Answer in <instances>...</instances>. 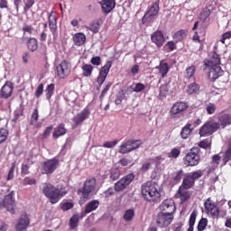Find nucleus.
Masks as SVG:
<instances>
[{"label": "nucleus", "instance_id": "nucleus-1", "mask_svg": "<svg viewBox=\"0 0 231 231\" xmlns=\"http://www.w3.org/2000/svg\"><path fill=\"white\" fill-rule=\"evenodd\" d=\"M221 59H210L204 60V71H208V79L211 82H216L219 77H223L224 71L221 69Z\"/></svg>", "mask_w": 231, "mask_h": 231}, {"label": "nucleus", "instance_id": "nucleus-2", "mask_svg": "<svg viewBox=\"0 0 231 231\" xmlns=\"http://www.w3.org/2000/svg\"><path fill=\"white\" fill-rule=\"evenodd\" d=\"M42 192L44 196L48 198L51 205L59 203V201H60V199L64 198V196L68 194V190H66V189L62 187L56 188L55 186L50 183H45L43 185Z\"/></svg>", "mask_w": 231, "mask_h": 231}, {"label": "nucleus", "instance_id": "nucleus-3", "mask_svg": "<svg viewBox=\"0 0 231 231\" xmlns=\"http://www.w3.org/2000/svg\"><path fill=\"white\" fill-rule=\"evenodd\" d=\"M141 194L143 199L150 201V203L160 201V198H162V194L158 190V184L152 181H148L142 185Z\"/></svg>", "mask_w": 231, "mask_h": 231}, {"label": "nucleus", "instance_id": "nucleus-4", "mask_svg": "<svg viewBox=\"0 0 231 231\" xmlns=\"http://www.w3.org/2000/svg\"><path fill=\"white\" fill-rule=\"evenodd\" d=\"M199 151V147H192L186 152V155L183 158L184 165L186 167H196V165H199V162H201Z\"/></svg>", "mask_w": 231, "mask_h": 231}, {"label": "nucleus", "instance_id": "nucleus-5", "mask_svg": "<svg viewBox=\"0 0 231 231\" xmlns=\"http://www.w3.org/2000/svg\"><path fill=\"white\" fill-rule=\"evenodd\" d=\"M201 176H203V171L201 170L185 174L180 187L188 190L192 189L194 185H196V180H199Z\"/></svg>", "mask_w": 231, "mask_h": 231}, {"label": "nucleus", "instance_id": "nucleus-6", "mask_svg": "<svg viewBox=\"0 0 231 231\" xmlns=\"http://www.w3.org/2000/svg\"><path fill=\"white\" fill-rule=\"evenodd\" d=\"M97 187V180L95 178L88 179L81 189L78 190V194H81V199L88 201L91 192L95 190Z\"/></svg>", "mask_w": 231, "mask_h": 231}, {"label": "nucleus", "instance_id": "nucleus-7", "mask_svg": "<svg viewBox=\"0 0 231 231\" xmlns=\"http://www.w3.org/2000/svg\"><path fill=\"white\" fill-rule=\"evenodd\" d=\"M204 208L207 216L212 217L213 219H219V214L221 210L217 207V203L212 200L211 198H208L204 202Z\"/></svg>", "mask_w": 231, "mask_h": 231}, {"label": "nucleus", "instance_id": "nucleus-8", "mask_svg": "<svg viewBox=\"0 0 231 231\" xmlns=\"http://www.w3.org/2000/svg\"><path fill=\"white\" fill-rule=\"evenodd\" d=\"M60 162L57 158H52L42 162L41 172L42 174H47L50 176L53 174L57 169H59Z\"/></svg>", "mask_w": 231, "mask_h": 231}, {"label": "nucleus", "instance_id": "nucleus-9", "mask_svg": "<svg viewBox=\"0 0 231 231\" xmlns=\"http://www.w3.org/2000/svg\"><path fill=\"white\" fill-rule=\"evenodd\" d=\"M189 109V104L183 101H177L172 105L170 109V116L171 118H180V116H183V113Z\"/></svg>", "mask_w": 231, "mask_h": 231}, {"label": "nucleus", "instance_id": "nucleus-10", "mask_svg": "<svg viewBox=\"0 0 231 231\" xmlns=\"http://www.w3.org/2000/svg\"><path fill=\"white\" fill-rule=\"evenodd\" d=\"M142 145V140H128L123 143L118 149L120 154H129L133 151H136Z\"/></svg>", "mask_w": 231, "mask_h": 231}, {"label": "nucleus", "instance_id": "nucleus-11", "mask_svg": "<svg viewBox=\"0 0 231 231\" xmlns=\"http://www.w3.org/2000/svg\"><path fill=\"white\" fill-rule=\"evenodd\" d=\"M134 173H128L125 175L123 178H121L114 185V189L116 192H122V190H125L127 187L134 181Z\"/></svg>", "mask_w": 231, "mask_h": 231}, {"label": "nucleus", "instance_id": "nucleus-12", "mask_svg": "<svg viewBox=\"0 0 231 231\" xmlns=\"http://www.w3.org/2000/svg\"><path fill=\"white\" fill-rule=\"evenodd\" d=\"M159 12H160V0H157L152 5V6L148 9V11L143 16L142 23L149 24V23H152V18L156 17Z\"/></svg>", "mask_w": 231, "mask_h": 231}, {"label": "nucleus", "instance_id": "nucleus-13", "mask_svg": "<svg viewBox=\"0 0 231 231\" xmlns=\"http://www.w3.org/2000/svg\"><path fill=\"white\" fill-rule=\"evenodd\" d=\"M217 131H219V123L208 122L199 128V134L201 137L211 136V134Z\"/></svg>", "mask_w": 231, "mask_h": 231}, {"label": "nucleus", "instance_id": "nucleus-14", "mask_svg": "<svg viewBox=\"0 0 231 231\" xmlns=\"http://www.w3.org/2000/svg\"><path fill=\"white\" fill-rule=\"evenodd\" d=\"M15 191H11L9 194L4 197L2 205L4 208H6L7 212L15 214Z\"/></svg>", "mask_w": 231, "mask_h": 231}, {"label": "nucleus", "instance_id": "nucleus-15", "mask_svg": "<svg viewBox=\"0 0 231 231\" xmlns=\"http://www.w3.org/2000/svg\"><path fill=\"white\" fill-rule=\"evenodd\" d=\"M71 73V63L68 60H63L57 67V74L60 79H68Z\"/></svg>", "mask_w": 231, "mask_h": 231}, {"label": "nucleus", "instance_id": "nucleus-16", "mask_svg": "<svg viewBox=\"0 0 231 231\" xmlns=\"http://www.w3.org/2000/svg\"><path fill=\"white\" fill-rule=\"evenodd\" d=\"M173 219H174V215L169 214V213H163L161 211L157 216L156 223L158 226H160L161 228H165V226H169V225L172 223Z\"/></svg>", "mask_w": 231, "mask_h": 231}, {"label": "nucleus", "instance_id": "nucleus-17", "mask_svg": "<svg viewBox=\"0 0 231 231\" xmlns=\"http://www.w3.org/2000/svg\"><path fill=\"white\" fill-rule=\"evenodd\" d=\"M113 63L111 61H106V63L100 69L99 74L97 78V82L99 86H102L109 75V70L111 69Z\"/></svg>", "mask_w": 231, "mask_h": 231}, {"label": "nucleus", "instance_id": "nucleus-18", "mask_svg": "<svg viewBox=\"0 0 231 231\" xmlns=\"http://www.w3.org/2000/svg\"><path fill=\"white\" fill-rule=\"evenodd\" d=\"M12 95H14V83L6 81L0 89V98L8 100V98H12Z\"/></svg>", "mask_w": 231, "mask_h": 231}, {"label": "nucleus", "instance_id": "nucleus-19", "mask_svg": "<svg viewBox=\"0 0 231 231\" xmlns=\"http://www.w3.org/2000/svg\"><path fill=\"white\" fill-rule=\"evenodd\" d=\"M160 210L165 214L174 215V212H176V204L174 203V200L172 199H166L163 200L160 206Z\"/></svg>", "mask_w": 231, "mask_h": 231}, {"label": "nucleus", "instance_id": "nucleus-20", "mask_svg": "<svg viewBox=\"0 0 231 231\" xmlns=\"http://www.w3.org/2000/svg\"><path fill=\"white\" fill-rule=\"evenodd\" d=\"M190 191L187 189L186 188H181V186L179 187V189L177 190L174 199H180V205H183L184 203H187L189 199H190Z\"/></svg>", "mask_w": 231, "mask_h": 231}, {"label": "nucleus", "instance_id": "nucleus-21", "mask_svg": "<svg viewBox=\"0 0 231 231\" xmlns=\"http://www.w3.org/2000/svg\"><path fill=\"white\" fill-rule=\"evenodd\" d=\"M151 41L157 48H162L163 43L165 42V36L163 35V32L157 30L153 33L151 34Z\"/></svg>", "mask_w": 231, "mask_h": 231}, {"label": "nucleus", "instance_id": "nucleus-22", "mask_svg": "<svg viewBox=\"0 0 231 231\" xmlns=\"http://www.w3.org/2000/svg\"><path fill=\"white\" fill-rule=\"evenodd\" d=\"M28 226H30V217H28V215H22L18 218V222L15 226V230L16 231L28 230Z\"/></svg>", "mask_w": 231, "mask_h": 231}, {"label": "nucleus", "instance_id": "nucleus-23", "mask_svg": "<svg viewBox=\"0 0 231 231\" xmlns=\"http://www.w3.org/2000/svg\"><path fill=\"white\" fill-rule=\"evenodd\" d=\"M99 5H101L102 12L107 15V14H111L112 10H115L116 0H103L99 2Z\"/></svg>", "mask_w": 231, "mask_h": 231}, {"label": "nucleus", "instance_id": "nucleus-24", "mask_svg": "<svg viewBox=\"0 0 231 231\" xmlns=\"http://www.w3.org/2000/svg\"><path fill=\"white\" fill-rule=\"evenodd\" d=\"M89 115H91L89 108H84L80 113H79L76 116H74L73 118L74 124H76V125H80L82 122L89 118Z\"/></svg>", "mask_w": 231, "mask_h": 231}, {"label": "nucleus", "instance_id": "nucleus-25", "mask_svg": "<svg viewBox=\"0 0 231 231\" xmlns=\"http://www.w3.org/2000/svg\"><path fill=\"white\" fill-rule=\"evenodd\" d=\"M68 133V129H66V125L63 123L60 124L57 127L54 128L52 133V138L57 140L60 138V136H64Z\"/></svg>", "mask_w": 231, "mask_h": 231}, {"label": "nucleus", "instance_id": "nucleus-26", "mask_svg": "<svg viewBox=\"0 0 231 231\" xmlns=\"http://www.w3.org/2000/svg\"><path fill=\"white\" fill-rule=\"evenodd\" d=\"M219 129H225L227 125H231L230 114H222L218 116Z\"/></svg>", "mask_w": 231, "mask_h": 231}, {"label": "nucleus", "instance_id": "nucleus-27", "mask_svg": "<svg viewBox=\"0 0 231 231\" xmlns=\"http://www.w3.org/2000/svg\"><path fill=\"white\" fill-rule=\"evenodd\" d=\"M48 23L51 32L55 35L57 33V16L53 15V13L49 14Z\"/></svg>", "mask_w": 231, "mask_h": 231}, {"label": "nucleus", "instance_id": "nucleus-28", "mask_svg": "<svg viewBox=\"0 0 231 231\" xmlns=\"http://www.w3.org/2000/svg\"><path fill=\"white\" fill-rule=\"evenodd\" d=\"M100 207V201L94 199L90 202H88L84 209L85 214H91V212H94V210H97Z\"/></svg>", "mask_w": 231, "mask_h": 231}, {"label": "nucleus", "instance_id": "nucleus-29", "mask_svg": "<svg viewBox=\"0 0 231 231\" xmlns=\"http://www.w3.org/2000/svg\"><path fill=\"white\" fill-rule=\"evenodd\" d=\"M191 127L192 125H190V123H187L185 126L182 127V129L180 130V138H182V140H187V138H189V135L192 134L193 128Z\"/></svg>", "mask_w": 231, "mask_h": 231}, {"label": "nucleus", "instance_id": "nucleus-30", "mask_svg": "<svg viewBox=\"0 0 231 231\" xmlns=\"http://www.w3.org/2000/svg\"><path fill=\"white\" fill-rule=\"evenodd\" d=\"M73 42L75 46H83L86 43V34L78 32L73 36Z\"/></svg>", "mask_w": 231, "mask_h": 231}, {"label": "nucleus", "instance_id": "nucleus-31", "mask_svg": "<svg viewBox=\"0 0 231 231\" xmlns=\"http://www.w3.org/2000/svg\"><path fill=\"white\" fill-rule=\"evenodd\" d=\"M26 46L29 51H37L39 49V41L37 38H29L26 42Z\"/></svg>", "mask_w": 231, "mask_h": 231}, {"label": "nucleus", "instance_id": "nucleus-32", "mask_svg": "<svg viewBox=\"0 0 231 231\" xmlns=\"http://www.w3.org/2000/svg\"><path fill=\"white\" fill-rule=\"evenodd\" d=\"M187 30L180 29V31H177L173 34V41H175V42H181V41L187 39Z\"/></svg>", "mask_w": 231, "mask_h": 231}, {"label": "nucleus", "instance_id": "nucleus-33", "mask_svg": "<svg viewBox=\"0 0 231 231\" xmlns=\"http://www.w3.org/2000/svg\"><path fill=\"white\" fill-rule=\"evenodd\" d=\"M159 73L161 74V77L165 78L167 77V74L169 73V69H171V67L169 64H167L164 61H161L160 65L158 66Z\"/></svg>", "mask_w": 231, "mask_h": 231}, {"label": "nucleus", "instance_id": "nucleus-34", "mask_svg": "<svg viewBox=\"0 0 231 231\" xmlns=\"http://www.w3.org/2000/svg\"><path fill=\"white\" fill-rule=\"evenodd\" d=\"M231 160V142L228 143L227 151L224 152L222 157V164L221 167H225L226 163Z\"/></svg>", "mask_w": 231, "mask_h": 231}, {"label": "nucleus", "instance_id": "nucleus-35", "mask_svg": "<svg viewBox=\"0 0 231 231\" xmlns=\"http://www.w3.org/2000/svg\"><path fill=\"white\" fill-rule=\"evenodd\" d=\"M183 170H180L171 173V180L173 183H180V181H181V179L183 178Z\"/></svg>", "mask_w": 231, "mask_h": 231}, {"label": "nucleus", "instance_id": "nucleus-36", "mask_svg": "<svg viewBox=\"0 0 231 231\" xmlns=\"http://www.w3.org/2000/svg\"><path fill=\"white\" fill-rule=\"evenodd\" d=\"M55 92V84L51 83L47 86L45 89V95L47 100H51V97H53V93Z\"/></svg>", "mask_w": 231, "mask_h": 231}, {"label": "nucleus", "instance_id": "nucleus-37", "mask_svg": "<svg viewBox=\"0 0 231 231\" xmlns=\"http://www.w3.org/2000/svg\"><path fill=\"white\" fill-rule=\"evenodd\" d=\"M80 217L79 215H73L69 219V226L71 230H75L79 226V221Z\"/></svg>", "mask_w": 231, "mask_h": 231}, {"label": "nucleus", "instance_id": "nucleus-38", "mask_svg": "<svg viewBox=\"0 0 231 231\" xmlns=\"http://www.w3.org/2000/svg\"><path fill=\"white\" fill-rule=\"evenodd\" d=\"M87 30L93 32V33H98L100 30V23H98V21H94L90 23V25L89 27H87Z\"/></svg>", "mask_w": 231, "mask_h": 231}, {"label": "nucleus", "instance_id": "nucleus-39", "mask_svg": "<svg viewBox=\"0 0 231 231\" xmlns=\"http://www.w3.org/2000/svg\"><path fill=\"white\" fill-rule=\"evenodd\" d=\"M199 91V85L197 83H191L188 86L187 93L189 95H194V93H198Z\"/></svg>", "mask_w": 231, "mask_h": 231}, {"label": "nucleus", "instance_id": "nucleus-40", "mask_svg": "<svg viewBox=\"0 0 231 231\" xmlns=\"http://www.w3.org/2000/svg\"><path fill=\"white\" fill-rule=\"evenodd\" d=\"M36 122H39V108H35L32 111L30 120V125H35Z\"/></svg>", "mask_w": 231, "mask_h": 231}, {"label": "nucleus", "instance_id": "nucleus-41", "mask_svg": "<svg viewBox=\"0 0 231 231\" xmlns=\"http://www.w3.org/2000/svg\"><path fill=\"white\" fill-rule=\"evenodd\" d=\"M82 69L83 77H91V74L93 73V66L89 64H84Z\"/></svg>", "mask_w": 231, "mask_h": 231}, {"label": "nucleus", "instance_id": "nucleus-42", "mask_svg": "<svg viewBox=\"0 0 231 231\" xmlns=\"http://www.w3.org/2000/svg\"><path fill=\"white\" fill-rule=\"evenodd\" d=\"M120 178V170L118 168H114L110 171V180L112 181H116Z\"/></svg>", "mask_w": 231, "mask_h": 231}, {"label": "nucleus", "instance_id": "nucleus-43", "mask_svg": "<svg viewBox=\"0 0 231 231\" xmlns=\"http://www.w3.org/2000/svg\"><path fill=\"white\" fill-rule=\"evenodd\" d=\"M207 225H208V219L207 218H201L199 221V224H198V231H203L205 230V228H207Z\"/></svg>", "mask_w": 231, "mask_h": 231}, {"label": "nucleus", "instance_id": "nucleus-44", "mask_svg": "<svg viewBox=\"0 0 231 231\" xmlns=\"http://www.w3.org/2000/svg\"><path fill=\"white\" fill-rule=\"evenodd\" d=\"M133 217H134V209H127L124 215L125 221H133Z\"/></svg>", "mask_w": 231, "mask_h": 231}, {"label": "nucleus", "instance_id": "nucleus-45", "mask_svg": "<svg viewBox=\"0 0 231 231\" xmlns=\"http://www.w3.org/2000/svg\"><path fill=\"white\" fill-rule=\"evenodd\" d=\"M111 86H113V83L111 82H107L104 88V89L101 92V95L99 97L101 102L102 100H104V97H106V95H107V91H109V89H111Z\"/></svg>", "mask_w": 231, "mask_h": 231}, {"label": "nucleus", "instance_id": "nucleus-46", "mask_svg": "<svg viewBox=\"0 0 231 231\" xmlns=\"http://www.w3.org/2000/svg\"><path fill=\"white\" fill-rule=\"evenodd\" d=\"M117 144L118 140L106 141L103 143V147H105V149H113V147H116Z\"/></svg>", "mask_w": 231, "mask_h": 231}, {"label": "nucleus", "instance_id": "nucleus-47", "mask_svg": "<svg viewBox=\"0 0 231 231\" xmlns=\"http://www.w3.org/2000/svg\"><path fill=\"white\" fill-rule=\"evenodd\" d=\"M23 187H26L27 185H37V180L25 177L23 180Z\"/></svg>", "mask_w": 231, "mask_h": 231}, {"label": "nucleus", "instance_id": "nucleus-48", "mask_svg": "<svg viewBox=\"0 0 231 231\" xmlns=\"http://www.w3.org/2000/svg\"><path fill=\"white\" fill-rule=\"evenodd\" d=\"M124 98H125V94L124 93V90H122L121 92L118 93V95L116 96V97L115 99L116 106H120V104H122Z\"/></svg>", "mask_w": 231, "mask_h": 231}, {"label": "nucleus", "instance_id": "nucleus-49", "mask_svg": "<svg viewBox=\"0 0 231 231\" xmlns=\"http://www.w3.org/2000/svg\"><path fill=\"white\" fill-rule=\"evenodd\" d=\"M196 217H198V212L196 210L192 211L189 219V226H194L196 225Z\"/></svg>", "mask_w": 231, "mask_h": 231}, {"label": "nucleus", "instance_id": "nucleus-50", "mask_svg": "<svg viewBox=\"0 0 231 231\" xmlns=\"http://www.w3.org/2000/svg\"><path fill=\"white\" fill-rule=\"evenodd\" d=\"M196 73V67L190 66L186 69V79H192Z\"/></svg>", "mask_w": 231, "mask_h": 231}, {"label": "nucleus", "instance_id": "nucleus-51", "mask_svg": "<svg viewBox=\"0 0 231 231\" xmlns=\"http://www.w3.org/2000/svg\"><path fill=\"white\" fill-rule=\"evenodd\" d=\"M51 131H53V125H50V126L46 127L43 130L42 140L48 139L50 137V134H51Z\"/></svg>", "mask_w": 231, "mask_h": 231}, {"label": "nucleus", "instance_id": "nucleus-52", "mask_svg": "<svg viewBox=\"0 0 231 231\" xmlns=\"http://www.w3.org/2000/svg\"><path fill=\"white\" fill-rule=\"evenodd\" d=\"M42 93H44V84L41 83L36 90H35V97L36 98H41V97L42 96Z\"/></svg>", "mask_w": 231, "mask_h": 231}, {"label": "nucleus", "instance_id": "nucleus-53", "mask_svg": "<svg viewBox=\"0 0 231 231\" xmlns=\"http://www.w3.org/2000/svg\"><path fill=\"white\" fill-rule=\"evenodd\" d=\"M181 154V150L180 148H173L171 149V152L169 153V158H178Z\"/></svg>", "mask_w": 231, "mask_h": 231}, {"label": "nucleus", "instance_id": "nucleus-54", "mask_svg": "<svg viewBox=\"0 0 231 231\" xmlns=\"http://www.w3.org/2000/svg\"><path fill=\"white\" fill-rule=\"evenodd\" d=\"M35 5V0H24V7H23V12H28L32 6Z\"/></svg>", "mask_w": 231, "mask_h": 231}, {"label": "nucleus", "instance_id": "nucleus-55", "mask_svg": "<svg viewBox=\"0 0 231 231\" xmlns=\"http://www.w3.org/2000/svg\"><path fill=\"white\" fill-rule=\"evenodd\" d=\"M73 207H75L73 202H65L61 204V210H63V212H68V210H71Z\"/></svg>", "mask_w": 231, "mask_h": 231}, {"label": "nucleus", "instance_id": "nucleus-56", "mask_svg": "<svg viewBox=\"0 0 231 231\" xmlns=\"http://www.w3.org/2000/svg\"><path fill=\"white\" fill-rule=\"evenodd\" d=\"M14 172H15V162H13L7 175V181H11V180H14Z\"/></svg>", "mask_w": 231, "mask_h": 231}, {"label": "nucleus", "instance_id": "nucleus-57", "mask_svg": "<svg viewBox=\"0 0 231 231\" xmlns=\"http://www.w3.org/2000/svg\"><path fill=\"white\" fill-rule=\"evenodd\" d=\"M206 111L208 115H214L216 113V105L209 103L206 106Z\"/></svg>", "mask_w": 231, "mask_h": 231}, {"label": "nucleus", "instance_id": "nucleus-58", "mask_svg": "<svg viewBox=\"0 0 231 231\" xmlns=\"http://www.w3.org/2000/svg\"><path fill=\"white\" fill-rule=\"evenodd\" d=\"M27 174H30V165L22 164V166H21V175L22 176H26Z\"/></svg>", "mask_w": 231, "mask_h": 231}, {"label": "nucleus", "instance_id": "nucleus-59", "mask_svg": "<svg viewBox=\"0 0 231 231\" xmlns=\"http://www.w3.org/2000/svg\"><path fill=\"white\" fill-rule=\"evenodd\" d=\"M211 143H209L208 139H204L202 141H200V143H199V146L201 149H208V147H210Z\"/></svg>", "mask_w": 231, "mask_h": 231}, {"label": "nucleus", "instance_id": "nucleus-60", "mask_svg": "<svg viewBox=\"0 0 231 231\" xmlns=\"http://www.w3.org/2000/svg\"><path fill=\"white\" fill-rule=\"evenodd\" d=\"M145 89V85L143 83H137L134 88V91L135 93H141V91H143Z\"/></svg>", "mask_w": 231, "mask_h": 231}, {"label": "nucleus", "instance_id": "nucleus-61", "mask_svg": "<svg viewBox=\"0 0 231 231\" xmlns=\"http://www.w3.org/2000/svg\"><path fill=\"white\" fill-rule=\"evenodd\" d=\"M165 48H168L170 51H174V50H176V43H174L172 41H170L166 43Z\"/></svg>", "mask_w": 231, "mask_h": 231}, {"label": "nucleus", "instance_id": "nucleus-62", "mask_svg": "<svg viewBox=\"0 0 231 231\" xmlns=\"http://www.w3.org/2000/svg\"><path fill=\"white\" fill-rule=\"evenodd\" d=\"M23 33H29L32 35V33H33V27H32V25L24 26L23 27Z\"/></svg>", "mask_w": 231, "mask_h": 231}, {"label": "nucleus", "instance_id": "nucleus-63", "mask_svg": "<svg viewBox=\"0 0 231 231\" xmlns=\"http://www.w3.org/2000/svg\"><path fill=\"white\" fill-rule=\"evenodd\" d=\"M151 169V162H144L141 167V172H147Z\"/></svg>", "mask_w": 231, "mask_h": 231}, {"label": "nucleus", "instance_id": "nucleus-64", "mask_svg": "<svg viewBox=\"0 0 231 231\" xmlns=\"http://www.w3.org/2000/svg\"><path fill=\"white\" fill-rule=\"evenodd\" d=\"M220 160H221V156H219V154H215L212 157L211 163H215L216 165H219Z\"/></svg>", "mask_w": 231, "mask_h": 231}]
</instances>
